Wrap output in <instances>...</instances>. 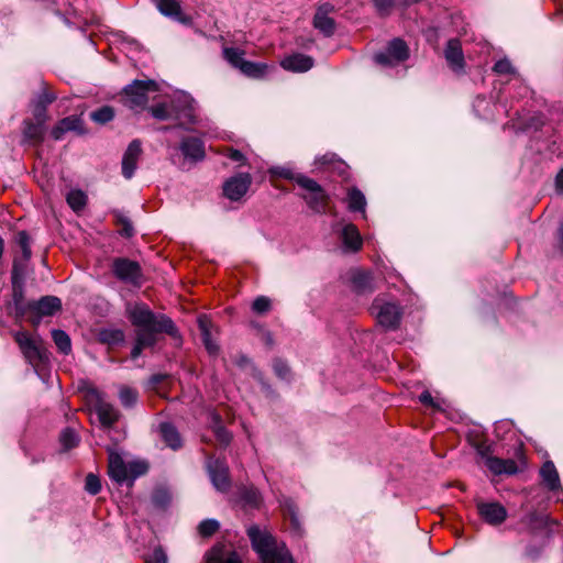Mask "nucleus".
<instances>
[{
    "mask_svg": "<svg viewBox=\"0 0 563 563\" xmlns=\"http://www.w3.org/2000/svg\"><path fill=\"white\" fill-rule=\"evenodd\" d=\"M128 314L135 330V345L131 356L136 358L143 349L151 347L157 342L161 333L178 336V331L173 321L164 314H155L144 303H134L128 307Z\"/></svg>",
    "mask_w": 563,
    "mask_h": 563,
    "instance_id": "1",
    "label": "nucleus"
},
{
    "mask_svg": "<svg viewBox=\"0 0 563 563\" xmlns=\"http://www.w3.org/2000/svg\"><path fill=\"white\" fill-rule=\"evenodd\" d=\"M247 534L262 563H294L283 542H278L267 530L250 527Z\"/></svg>",
    "mask_w": 563,
    "mask_h": 563,
    "instance_id": "2",
    "label": "nucleus"
},
{
    "mask_svg": "<svg viewBox=\"0 0 563 563\" xmlns=\"http://www.w3.org/2000/svg\"><path fill=\"white\" fill-rule=\"evenodd\" d=\"M147 472V464L143 461H125L123 456L109 450L108 474L117 483L133 481Z\"/></svg>",
    "mask_w": 563,
    "mask_h": 563,
    "instance_id": "3",
    "label": "nucleus"
},
{
    "mask_svg": "<svg viewBox=\"0 0 563 563\" xmlns=\"http://www.w3.org/2000/svg\"><path fill=\"white\" fill-rule=\"evenodd\" d=\"M85 399L88 406L95 410L103 427L110 428L119 420V411L106 401L103 394L97 388H88L85 391Z\"/></svg>",
    "mask_w": 563,
    "mask_h": 563,
    "instance_id": "4",
    "label": "nucleus"
},
{
    "mask_svg": "<svg viewBox=\"0 0 563 563\" xmlns=\"http://www.w3.org/2000/svg\"><path fill=\"white\" fill-rule=\"evenodd\" d=\"M25 360L33 366L46 358V351L43 341L37 335H31L25 331H18L13 334Z\"/></svg>",
    "mask_w": 563,
    "mask_h": 563,
    "instance_id": "5",
    "label": "nucleus"
},
{
    "mask_svg": "<svg viewBox=\"0 0 563 563\" xmlns=\"http://www.w3.org/2000/svg\"><path fill=\"white\" fill-rule=\"evenodd\" d=\"M296 183L303 188L307 192L302 196L307 205L318 213L327 211L329 197L322 187L313 179L299 175L296 177Z\"/></svg>",
    "mask_w": 563,
    "mask_h": 563,
    "instance_id": "6",
    "label": "nucleus"
},
{
    "mask_svg": "<svg viewBox=\"0 0 563 563\" xmlns=\"http://www.w3.org/2000/svg\"><path fill=\"white\" fill-rule=\"evenodd\" d=\"M372 313L385 329H396L401 319V309L396 302L376 298L372 305Z\"/></svg>",
    "mask_w": 563,
    "mask_h": 563,
    "instance_id": "7",
    "label": "nucleus"
},
{
    "mask_svg": "<svg viewBox=\"0 0 563 563\" xmlns=\"http://www.w3.org/2000/svg\"><path fill=\"white\" fill-rule=\"evenodd\" d=\"M156 90L154 81L135 80L124 89V104L132 110L143 108L147 102L146 93Z\"/></svg>",
    "mask_w": 563,
    "mask_h": 563,
    "instance_id": "8",
    "label": "nucleus"
},
{
    "mask_svg": "<svg viewBox=\"0 0 563 563\" xmlns=\"http://www.w3.org/2000/svg\"><path fill=\"white\" fill-rule=\"evenodd\" d=\"M251 184V175L247 173H240L232 176L223 184V195L232 201H238L247 192Z\"/></svg>",
    "mask_w": 563,
    "mask_h": 563,
    "instance_id": "9",
    "label": "nucleus"
},
{
    "mask_svg": "<svg viewBox=\"0 0 563 563\" xmlns=\"http://www.w3.org/2000/svg\"><path fill=\"white\" fill-rule=\"evenodd\" d=\"M112 271L117 278L120 280L139 285L141 280V267L140 265L126 258H117L112 264Z\"/></svg>",
    "mask_w": 563,
    "mask_h": 563,
    "instance_id": "10",
    "label": "nucleus"
},
{
    "mask_svg": "<svg viewBox=\"0 0 563 563\" xmlns=\"http://www.w3.org/2000/svg\"><path fill=\"white\" fill-rule=\"evenodd\" d=\"M19 244L22 250V258L15 260L13 264V271H12V284L14 288V297H18V288L20 287V284L23 279L24 269H25V263L31 257V249L29 243V236L25 232H20L18 235Z\"/></svg>",
    "mask_w": 563,
    "mask_h": 563,
    "instance_id": "11",
    "label": "nucleus"
},
{
    "mask_svg": "<svg viewBox=\"0 0 563 563\" xmlns=\"http://www.w3.org/2000/svg\"><path fill=\"white\" fill-rule=\"evenodd\" d=\"M375 62L380 65L391 66L408 58V47L402 40H393L386 53L375 55Z\"/></svg>",
    "mask_w": 563,
    "mask_h": 563,
    "instance_id": "12",
    "label": "nucleus"
},
{
    "mask_svg": "<svg viewBox=\"0 0 563 563\" xmlns=\"http://www.w3.org/2000/svg\"><path fill=\"white\" fill-rule=\"evenodd\" d=\"M477 511L481 518L492 526H498L507 518V510L496 501H478Z\"/></svg>",
    "mask_w": 563,
    "mask_h": 563,
    "instance_id": "13",
    "label": "nucleus"
},
{
    "mask_svg": "<svg viewBox=\"0 0 563 563\" xmlns=\"http://www.w3.org/2000/svg\"><path fill=\"white\" fill-rule=\"evenodd\" d=\"M175 111L174 118L179 121V125L189 130L188 125L197 123V117L195 114V108L192 100L187 96H181L175 100V107L173 108Z\"/></svg>",
    "mask_w": 563,
    "mask_h": 563,
    "instance_id": "14",
    "label": "nucleus"
},
{
    "mask_svg": "<svg viewBox=\"0 0 563 563\" xmlns=\"http://www.w3.org/2000/svg\"><path fill=\"white\" fill-rule=\"evenodd\" d=\"M334 11V7L330 3H323L318 7L314 18L313 26L322 32L325 36H330L334 33L335 23L331 13Z\"/></svg>",
    "mask_w": 563,
    "mask_h": 563,
    "instance_id": "15",
    "label": "nucleus"
},
{
    "mask_svg": "<svg viewBox=\"0 0 563 563\" xmlns=\"http://www.w3.org/2000/svg\"><path fill=\"white\" fill-rule=\"evenodd\" d=\"M207 466L216 489L225 492L230 487L229 468L227 464L219 460H210Z\"/></svg>",
    "mask_w": 563,
    "mask_h": 563,
    "instance_id": "16",
    "label": "nucleus"
},
{
    "mask_svg": "<svg viewBox=\"0 0 563 563\" xmlns=\"http://www.w3.org/2000/svg\"><path fill=\"white\" fill-rule=\"evenodd\" d=\"M340 240L343 245V250L349 253H356L363 246V239L356 225L352 223H345L340 231Z\"/></svg>",
    "mask_w": 563,
    "mask_h": 563,
    "instance_id": "17",
    "label": "nucleus"
},
{
    "mask_svg": "<svg viewBox=\"0 0 563 563\" xmlns=\"http://www.w3.org/2000/svg\"><path fill=\"white\" fill-rule=\"evenodd\" d=\"M141 154L142 147L140 141H132L122 158V174L126 179H130L134 175Z\"/></svg>",
    "mask_w": 563,
    "mask_h": 563,
    "instance_id": "18",
    "label": "nucleus"
},
{
    "mask_svg": "<svg viewBox=\"0 0 563 563\" xmlns=\"http://www.w3.org/2000/svg\"><path fill=\"white\" fill-rule=\"evenodd\" d=\"M60 300L54 296H46L29 305L30 310L35 312L37 319L33 320L34 324L38 323V320L43 316H52L60 309Z\"/></svg>",
    "mask_w": 563,
    "mask_h": 563,
    "instance_id": "19",
    "label": "nucleus"
},
{
    "mask_svg": "<svg viewBox=\"0 0 563 563\" xmlns=\"http://www.w3.org/2000/svg\"><path fill=\"white\" fill-rule=\"evenodd\" d=\"M207 563H242L238 553L227 545H217L207 555Z\"/></svg>",
    "mask_w": 563,
    "mask_h": 563,
    "instance_id": "20",
    "label": "nucleus"
},
{
    "mask_svg": "<svg viewBox=\"0 0 563 563\" xmlns=\"http://www.w3.org/2000/svg\"><path fill=\"white\" fill-rule=\"evenodd\" d=\"M180 151L186 158L202 161L205 158V144L198 137H186L180 143Z\"/></svg>",
    "mask_w": 563,
    "mask_h": 563,
    "instance_id": "21",
    "label": "nucleus"
},
{
    "mask_svg": "<svg viewBox=\"0 0 563 563\" xmlns=\"http://www.w3.org/2000/svg\"><path fill=\"white\" fill-rule=\"evenodd\" d=\"M282 67L290 71H307L313 66V59L303 54H295L284 58L280 63Z\"/></svg>",
    "mask_w": 563,
    "mask_h": 563,
    "instance_id": "22",
    "label": "nucleus"
},
{
    "mask_svg": "<svg viewBox=\"0 0 563 563\" xmlns=\"http://www.w3.org/2000/svg\"><path fill=\"white\" fill-rule=\"evenodd\" d=\"M486 466L496 475H512L519 471V467L514 460H503L498 457H487Z\"/></svg>",
    "mask_w": 563,
    "mask_h": 563,
    "instance_id": "23",
    "label": "nucleus"
},
{
    "mask_svg": "<svg viewBox=\"0 0 563 563\" xmlns=\"http://www.w3.org/2000/svg\"><path fill=\"white\" fill-rule=\"evenodd\" d=\"M157 10L165 16L175 18L180 22L187 19L183 15L181 3L179 0H155Z\"/></svg>",
    "mask_w": 563,
    "mask_h": 563,
    "instance_id": "24",
    "label": "nucleus"
},
{
    "mask_svg": "<svg viewBox=\"0 0 563 563\" xmlns=\"http://www.w3.org/2000/svg\"><path fill=\"white\" fill-rule=\"evenodd\" d=\"M82 122L79 117L70 115L64 118L58 122V124L53 129L52 135L55 140L62 139L65 132L68 131H77L82 133Z\"/></svg>",
    "mask_w": 563,
    "mask_h": 563,
    "instance_id": "25",
    "label": "nucleus"
},
{
    "mask_svg": "<svg viewBox=\"0 0 563 563\" xmlns=\"http://www.w3.org/2000/svg\"><path fill=\"white\" fill-rule=\"evenodd\" d=\"M198 325H199V329H200V332H201V336H202V341H203V344H205L207 351L211 355L217 354L218 351H219V346L216 343V341L212 339L211 322H210V320L207 317L201 316L198 319Z\"/></svg>",
    "mask_w": 563,
    "mask_h": 563,
    "instance_id": "26",
    "label": "nucleus"
},
{
    "mask_svg": "<svg viewBox=\"0 0 563 563\" xmlns=\"http://www.w3.org/2000/svg\"><path fill=\"white\" fill-rule=\"evenodd\" d=\"M351 282L354 289L358 292L373 290V277L368 272L360 269L352 272Z\"/></svg>",
    "mask_w": 563,
    "mask_h": 563,
    "instance_id": "27",
    "label": "nucleus"
},
{
    "mask_svg": "<svg viewBox=\"0 0 563 563\" xmlns=\"http://www.w3.org/2000/svg\"><path fill=\"white\" fill-rule=\"evenodd\" d=\"M540 475L542 477L543 483L547 485L549 489L555 490L560 488L561 484L559 474L552 462H545L542 465L540 470Z\"/></svg>",
    "mask_w": 563,
    "mask_h": 563,
    "instance_id": "28",
    "label": "nucleus"
},
{
    "mask_svg": "<svg viewBox=\"0 0 563 563\" xmlns=\"http://www.w3.org/2000/svg\"><path fill=\"white\" fill-rule=\"evenodd\" d=\"M445 58L448 63L454 69H460L463 66V54L461 49L460 42L456 40H452L448 43L445 49Z\"/></svg>",
    "mask_w": 563,
    "mask_h": 563,
    "instance_id": "29",
    "label": "nucleus"
},
{
    "mask_svg": "<svg viewBox=\"0 0 563 563\" xmlns=\"http://www.w3.org/2000/svg\"><path fill=\"white\" fill-rule=\"evenodd\" d=\"M159 430L164 442L169 448H172L173 450H177L181 446L180 435L174 426L169 423H162Z\"/></svg>",
    "mask_w": 563,
    "mask_h": 563,
    "instance_id": "30",
    "label": "nucleus"
},
{
    "mask_svg": "<svg viewBox=\"0 0 563 563\" xmlns=\"http://www.w3.org/2000/svg\"><path fill=\"white\" fill-rule=\"evenodd\" d=\"M347 207L351 211H365L366 199L361 190L357 188H350L347 190Z\"/></svg>",
    "mask_w": 563,
    "mask_h": 563,
    "instance_id": "31",
    "label": "nucleus"
},
{
    "mask_svg": "<svg viewBox=\"0 0 563 563\" xmlns=\"http://www.w3.org/2000/svg\"><path fill=\"white\" fill-rule=\"evenodd\" d=\"M267 68L268 66L266 64L245 60L240 70L249 77L260 78L265 75Z\"/></svg>",
    "mask_w": 563,
    "mask_h": 563,
    "instance_id": "32",
    "label": "nucleus"
},
{
    "mask_svg": "<svg viewBox=\"0 0 563 563\" xmlns=\"http://www.w3.org/2000/svg\"><path fill=\"white\" fill-rule=\"evenodd\" d=\"M175 107V100L170 101V103H161L150 109L152 115L157 120H170L174 118L175 111L173 108Z\"/></svg>",
    "mask_w": 563,
    "mask_h": 563,
    "instance_id": "33",
    "label": "nucleus"
},
{
    "mask_svg": "<svg viewBox=\"0 0 563 563\" xmlns=\"http://www.w3.org/2000/svg\"><path fill=\"white\" fill-rule=\"evenodd\" d=\"M52 336H53V340H54V343L56 344V346L58 347V350L60 352H63L64 354H68L71 350V343H70V338L68 336V334L62 330H54L52 332Z\"/></svg>",
    "mask_w": 563,
    "mask_h": 563,
    "instance_id": "34",
    "label": "nucleus"
},
{
    "mask_svg": "<svg viewBox=\"0 0 563 563\" xmlns=\"http://www.w3.org/2000/svg\"><path fill=\"white\" fill-rule=\"evenodd\" d=\"M243 51L234 47H225L223 49L224 58L235 68L240 69L242 64L245 62L243 58Z\"/></svg>",
    "mask_w": 563,
    "mask_h": 563,
    "instance_id": "35",
    "label": "nucleus"
},
{
    "mask_svg": "<svg viewBox=\"0 0 563 563\" xmlns=\"http://www.w3.org/2000/svg\"><path fill=\"white\" fill-rule=\"evenodd\" d=\"M87 202V196L81 190H71L67 195V203L74 211L81 210Z\"/></svg>",
    "mask_w": 563,
    "mask_h": 563,
    "instance_id": "36",
    "label": "nucleus"
},
{
    "mask_svg": "<svg viewBox=\"0 0 563 563\" xmlns=\"http://www.w3.org/2000/svg\"><path fill=\"white\" fill-rule=\"evenodd\" d=\"M213 432L221 445H228L231 441V434L221 426L219 416H213Z\"/></svg>",
    "mask_w": 563,
    "mask_h": 563,
    "instance_id": "37",
    "label": "nucleus"
},
{
    "mask_svg": "<svg viewBox=\"0 0 563 563\" xmlns=\"http://www.w3.org/2000/svg\"><path fill=\"white\" fill-rule=\"evenodd\" d=\"M100 339L107 344H118L123 342L124 333L119 329L104 330L100 333Z\"/></svg>",
    "mask_w": 563,
    "mask_h": 563,
    "instance_id": "38",
    "label": "nucleus"
},
{
    "mask_svg": "<svg viewBox=\"0 0 563 563\" xmlns=\"http://www.w3.org/2000/svg\"><path fill=\"white\" fill-rule=\"evenodd\" d=\"M119 399L124 407H132L137 400V393L131 387L122 386L119 391Z\"/></svg>",
    "mask_w": 563,
    "mask_h": 563,
    "instance_id": "39",
    "label": "nucleus"
},
{
    "mask_svg": "<svg viewBox=\"0 0 563 563\" xmlns=\"http://www.w3.org/2000/svg\"><path fill=\"white\" fill-rule=\"evenodd\" d=\"M114 117V111L111 107H102L96 111H93L91 114H90V118L91 120H93L95 122L97 123H107L109 121H111Z\"/></svg>",
    "mask_w": 563,
    "mask_h": 563,
    "instance_id": "40",
    "label": "nucleus"
},
{
    "mask_svg": "<svg viewBox=\"0 0 563 563\" xmlns=\"http://www.w3.org/2000/svg\"><path fill=\"white\" fill-rule=\"evenodd\" d=\"M60 443L64 449L69 450L79 443V437L71 429H65L60 434Z\"/></svg>",
    "mask_w": 563,
    "mask_h": 563,
    "instance_id": "41",
    "label": "nucleus"
},
{
    "mask_svg": "<svg viewBox=\"0 0 563 563\" xmlns=\"http://www.w3.org/2000/svg\"><path fill=\"white\" fill-rule=\"evenodd\" d=\"M242 499L245 503V505H249L251 507H257L261 503V495L258 490L253 487L245 488L242 493Z\"/></svg>",
    "mask_w": 563,
    "mask_h": 563,
    "instance_id": "42",
    "label": "nucleus"
},
{
    "mask_svg": "<svg viewBox=\"0 0 563 563\" xmlns=\"http://www.w3.org/2000/svg\"><path fill=\"white\" fill-rule=\"evenodd\" d=\"M219 527L220 525L217 520L206 519L199 525L198 531L202 537H210L218 531Z\"/></svg>",
    "mask_w": 563,
    "mask_h": 563,
    "instance_id": "43",
    "label": "nucleus"
},
{
    "mask_svg": "<svg viewBox=\"0 0 563 563\" xmlns=\"http://www.w3.org/2000/svg\"><path fill=\"white\" fill-rule=\"evenodd\" d=\"M269 173L272 176L290 179L294 181H296V177L300 175V174H296L290 167H287V166L272 167L269 169Z\"/></svg>",
    "mask_w": 563,
    "mask_h": 563,
    "instance_id": "44",
    "label": "nucleus"
},
{
    "mask_svg": "<svg viewBox=\"0 0 563 563\" xmlns=\"http://www.w3.org/2000/svg\"><path fill=\"white\" fill-rule=\"evenodd\" d=\"M85 489L91 495H97L101 489L99 477L93 474H88L85 482Z\"/></svg>",
    "mask_w": 563,
    "mask_h": 563,
    "instance_id": "45",
    "label": "nucleus"
},
{
    "mask_svg": "<svg viewBox=\"0 0 563 563\" xmlns=\"http://www.w3.org/2000/svg\"><path fill=\"white\" fill-rule=\"evenodd\" d=\"M252 309L256 313H260V314L265 313L271 309V300L265 296L257 297L253 301Z\"/></svg>",
    "mask_w": 563,
    "mask_h": 563,
    "instance_id": "46",
    "label": "nucleus"
},
{
    "mask_svg": "<svg viewBox=\"0 0 563 563\" xmlns=\"http://www.w3.org/2000/svg\"><path fill=\"white\" fill-rule=\"evenodd\" d=\"M24 134L26 137L31 140H40L42 136V126L41 124L26 123L24 129Z\"/></svg>",
    "mask_w": 563,
    "mask_h": 563,
    "instance_id": "47",
    "label": "nucleus"
},
{
    "mask_svg": "<svg viewBox=\"0 0 563 563\" xmlns=\"http://www.w3.org/2000/svg\"><path fill=\"white\" fill-rule=\"evenodd\" d=\"M274 371L276 373V375L282 378V379H287L289 377V374H290V371H289V367L288 365L280 361V360H276L274 362Z\"/></svg>",
    "mask_w": 563,
    "mask_h": 563,
    "instance_id": "48",
    "label": "nucleus"
},
{
    "mask_svg": "<svg viewBox=\"0 0 563 563\" xmlns=\"http://www.w3.org/2000/svg\"><path fill=\"white\" fill-rule=\"evenodd\" d=\"M146 563H167V556L161 548L154 549V551L146 558Z\"/></svg>",
    "mask_w": 563,
    "mask_h": 563,
    "instance_id": "49",
    "label": "nucleus"
},
{
    "mask_svg": "<svg viewBox=\"0 0 563 563\" xmlns=\"http://www.w3.org/2000/svg\"><path fill=\"white\" fill-rule=\"evenodd\" d=\"M374 2L377 11L380 14L388 13L394 4V0H375Z\"/></svg>",
    "mask_w": 563,
    "mask_h": 563,
    "instance_id": "50",
    "label": "nucleus"
},
{
    "mask_svg": "<svg viewBox=\"0 0 563 563\" xmlns=\"http://www.w3.org/2000/svg\"><path fill=\"white\" fill-rule=\"evenodd\" d=\"M512 69L511 64L507 59H501L497 62L494 66V70L498 74H508Z\"/></svg>",
    "mask_w": 563,
    "mask_h": 563,
    "instance_id": "51",
    "label": "nucleus"
},
{
    "mask_svg": "<svg viewBox=\"0 0 563 563\" xmlns=\"http://www.w3.org/2000/svg\"><path fill=\"white\" fill-rule=\"evenodd\" d=\"M419 400L427 405V406H430V407H433V408H437V409H440V405L437 404L431 394L429 391H423L420 396H419Z\"/></svg>",
    "mask_w": 563,
    "mask_h": 563,
    "instance_id": "52",
    "label": "nucleus"
},
{
    "mask_svg": "<svg viewBox=\"0 0 563 563\" xmlns=\"http://www.w3.org/2000/svg\"><path fill=\"white\" fill-rule=\"evenodd\" d=\"M227 155L234 162H240L242 164L245 162L244 155L238 150L230 148Z\"/></svg>",
    "mask_w": 563,
    "mask_h": 563,
    "instance_id": "53",
    "label": "nucleus"
},
{
    "mask_svg": "<svg viewBox=\"0 0 563 563\" xmlns=\"http://www.w3.org/2000/svg\"><path fill=\"white\" fill-rule=\"evenodd\" d=\"M34 113L37 119V124H42L45 121V106L37 104Z\"/></svg>",
    "mask_w": 563,
    "mask_h": 563,
    "instance_id": "54",
    "label": "nucleus"
},
{
    "mask_svg": "<svg viewBox=\"0 0 563 563\" xmlns=\"http://www.w3.org/2000/svg\"><path fill=\"white\" fill-rule=\"evenodd\" d=\"M122 225H123V233L126 236H131L133 234V228L131 222L128 219H121Z\"/></svg>",
    "mask_w": 563,
    "mask_h": 563,
    "instance_id": "55",
    "label": "nucleus"
},
{
    "mask_svg": "<svg viewBox=\"0 0 563 563\" xmlns=\"http://www.w3.org/2000/svg\"><path fill=\"white\" fill-rule=\"evenodd\" d=\"M55 99L54 96L49 95V93H43V96L41 97V101L38 104H42V106H46L51 102H53V100Z\"/></svg>",
    "mask_w": 563,
    "mask_h": 563,
    "instance_id": "56",
    "label": "nucleus"
},
{
    "mask_svg": "<svg viewBox=\"0 0 563 563\" xmlns=\"http://www.w3.org/2000/svg\"><path fill=\"white\" fill-rule=\"evenodd\" d=\"M556 188L563 194V169L556 176Z\"/></svg>",
    "mask_w": 563,
    "mask_h": 563,
    "instance_id": "57",
    "label": "nucleus"
},
{
    "mask_svg": "<svg viewBox=\"0 0 563 563\" xmlns=\"http://www.w3.org/2000/svg\"><path fill=\"white\" fill-rule=\"evenodd\" d=\"M333 155H324L318 159L321 164H331L333 162Z\"/></svg>",
    "mask_w": 563,
    "mask_h": 563,
    "instance_id": "58",
    "label": "nucleus"
},
{
    "mask_svg": "<svg viewBox=\"0 0 563 563\" xmlns=\"http://www.w3.org/2000/svg\"><path fill=\"white\" fill-rule=\"evenodd\" d=\"M559 247L563 252V227L560 230Z\"/></svg>",
    "mask_w": 563,
    "mask_h": 563,
    "instance_id": "59",
    "label": "nucleus"
},
{
    "mask_svg": "<svg viewBox=\"0 0 563 563\" xmlns=\"http://www.w3.org/2000/svg\"><path fill=\"white\" fill-rule=\"evenodd\" d=\"M162 378H163V376H154V378H153V379H154L155 382H159Z\"/></svg>",
    "mask_w": 563,
    "mask_h": 563,
    "instance_id": "60",
    "label": "nucleus"
}]
</instances>
